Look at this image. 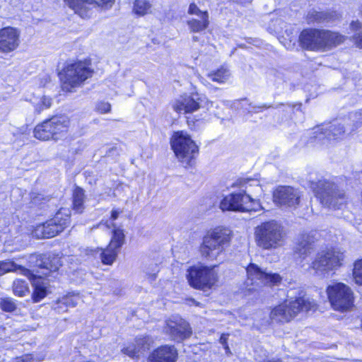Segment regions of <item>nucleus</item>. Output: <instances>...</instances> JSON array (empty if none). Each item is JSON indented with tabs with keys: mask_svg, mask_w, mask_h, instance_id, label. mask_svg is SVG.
<instances>
[{
	"mask_svg": "<svg viewBox=\"0 0 362 362\" xmlns=\"http://www.w3.org/2000/svg\"><path fill=\"white\" fill-rule=\"evenodd\" d=\"M49 124L52 139L58 140L65 136L68 132L70 121L66 115H56L47 119Z\"/></svg>",
	"mask_w": 362,
	"mask_h": 362,
	"instance_id": "nucleus-21",
	"label": "nucleus"
},
{
	"mask_svg": "<svg viewBox=\"0 0 362 362\" xmlns=\"http://www.w3.org/2000/svg\"><path fill=\"white\" fill-rule=\"evenodd\" d=\"M96 109L100 113L104 114L110 111L111 105L108 103L100 102L98 103Z\"/></svg>",
	"mask_w": 362,
	"mask_h": 362,
	"instance_id": "nucleus-41",
	"label": "nucleus"
},
{
	"mask_svg": "<svg viewBox=\"0 0 362 362\" xmlns=\"http://www.w3.org/2000/svg\"><path fill=\"white\" fill-rule=\"evenodd\" d=\"M349 119L354 123L351 126L346 124L345 122L344 124L335 122L329 125V128L326 129V132L322 134L325 135V137L328 140L341 139L346 132L350 134L362 124V112L350 114Z\"/></svg>",
	"mask_w": 362,
	"mask_h": 362,
	"instance_id": "nucleus-16",
	"label": "nucleus"
},
{
	"mask_svg": "<svg viewBox=\"0 0 362 362\" xmlns=\"http://www.w3.org/2000/svg\"><path fill=\"white\" fill-rule=\"evenodd\" d=\"M65 4L72 8L76 13L82 16V6L83 3L95 4L98 6L110 7L115 0H64Z\"/></svg>",
	"mask_w": 362,
	"mask_h": 362,
	"instance_id": "nucleus-24",
	"label": "nucleus"
},
{
	"mask_svg": "<svg viewBox=\"0 0 362 362\" xmlns=\"http://www.w3.org/2000/svg\"><path fill=\"white\" fill-rule=\"evenodd\" d=\"M241 107L245 109L249 113H257L262 112L264 109L272 107V105L262 104L260 105H252L247 99H242L238 101Z\"/></svg>",
	"mask_w": 362,
	"mask_h": 362,
	"instance_id": "nucleus-35",
	"label": "nucleus"
},
{
	"mask_svg": "<svg viewBox=\"0 0 362 362\" xmlns=\"http://www.w3.org/2000/svg\"><path fill=\"white\" fill-rule=\"evenodd\" d=\"M230 71L228 69L221 67L216 71L208 74V78L219 83H225L230 77Z\"/></svg>",
	"mask_w": 362,
	"mask_h": 362,
	"instance_id": "nucleus-33",
	"label": "nucleus"
},
{
	"mask_svg": "<svg viewBox=\"0 0 362 362\" xmlns=\"http://www.w3.org/2000/svg\"><path fill=\"white\" fill-rule=\"evenodd\" d=\"M209 101L204 95L193 93L191 95L181 96L173 104V110L178 113L193 112L201 107L208 108Z\"/></svg>",
	"mask_w": 362,
	"mask_h": 362,
	"instance_id": "nucleus-14",
	"label": "nucleus"
},
{
	"mask_svg": "<svg viewBox=\"0 0 362 362\" xmlns=\"http://www.w3.org/2000/svg\"><path fill=\"white\" fill-rule=\"evenodd\" d=\"M313 240L309 235H303L296 247V252L303 259L313 251Z\"/></svg>",
	"mask_w": 362,
	"mask_h": 362,
	"instance_id": "nucleus-25",
	"label": "nucleus"
},
{
	"mask_svg": "<svg viewBox=\"0 0 362 362\" xmlns=\"http://www.w3.org/2000/svg\"><path fill=\"white\" fill-rule=\"evenodd\" d=\"M187 279L189 285L195 288H211L216 281V274L212 267L196 265L187 269Z\"/></svg>",
	"mask_w": 362,
	"mask_h": 362,
	"instance_id": "nucleus-11",
	"label": "nucleus"
},
{
	"mask_svg": "<svg viewBox=\"0 0 362 362\" xmlns=\"http://www.w3.org/2000/svg\"><path fill=\"white\" fill-rule=\"evenodd\" d=\"M153 273H148L146 272V275L149 276L151 280H154L156 278V273L158 272V266L156 264L154 265V268L153 269Z\"/></svg>",
	"mask_w": 362,
	"mask_h": 362,
	"instance_id": "nucleus-47",
	"label": "nucleus"
},
{
	"mask_svg": "<svg viewBox=\"0 0 362 362\" xmlns=\"http://www.w3.org/2000/svg\"><path fill=\"white\" fill-rule=\"evenodd\" d=\"M310 187L320 203L327 208L332 209H341L346 204V196L344 190L329 180L322 179L318 181H310Z\"/></svg>",
	"mask_w": 362,
	"mask_h": 362,
	"instance_id": "nucleus-3",
	"label": "nucleus"
},
{
	"mask_svg": "<svg viewBox=\"0 0 362 362\" xmlns=\"http://www.w3.org/2000/svg\"><path fill=\"white\" fill-rule=\"evenodd\" d=\"M151 4L148 0H136L134 3L133 11L139 16H144L150 11Z\"/></svg>",
	"mask_w": 362,
	"mask_h": 362,
	"instance_id": "nucleus-36",
	"label": "nucleus"
},
{
	"mask_svg": "<svg viewBox=\"0 0 362 362\" xmlns=\"http://www.w3.org/2000/svg\"><path fill=\"white\" fill-rule=\"evenodd\" d=\"M11 362H33V357L31 355L25 354L16 358Z\"/></svg>",
	"mask_w": 362,
	"mask_h": 362,
	"instance_id": "nucleus-44",
	"label": "nucleus"
},
{
	"mask_svg": "<svg viewBox=\"0 0 362 362\" xmlns=\"http://www.w3.org/2000/svg\"><path fill=\"white\" fill-rule=\"evenodd\" d=\"M170 145L175 156L184 167L194 165L199 153V147L187 132H175L171 137Z\"/></svg>",
	"mask_w": 362,
	"mask_h": 362,
	"instance_id": "nucleus-4",
	"label": "nucleus"
},
{
	"mask_svg": "<svg viewBox=\"0 0 362 362\" xmlns=\"http://www.w3.org/2000/svg\"><path fill=\"white\" fill-rule=\"evenodd\" d=\"M316 308V304L313 300L299 298L288 304L284 303L276 307L272 310L270 317L272 320L276 322H288L299 312L315 310Z\"/></svg>",
	"mask_w": 362,
	"mask_h": 362,
	"instance_id": "nucleus-8",
	"label": "nucleus"
},
{
	"mask_svg": "<svg viewBox=\"0 0 362 362\" xmlns=\"http://www.w3.org/2000/svg\"><path fill=\"white\" fill-rule=\"evenodd\" d=\"M69 224L70 211L69 209L62 208L54 218L37 226L33 231V235L37 238H52L63 231Z\"/></svg>",
	"mask_w": 362,
	"mask_h": 362,
	"instance_id": "nucleus-9",
	"label": "nucleus"
},
{
	"mask_svg": "<svg viewBox=\"0 0 362 362\" xmlns=\"http://www.w3.org/2000/svg\"><path fill=\"white\" fill-rule=\"evenodd\" d=\"M350 28L352 31H357L362 29V23L358 21H353L350 23Z\"/></svg>",
	"mask_w": 362,
	"mask_h": 362,
	"instance_id": "nucleus-45",
	"label": "nucleus"
},
{
	"mask_svg": "<svg viewBox=\"0 0 362 362\" xmlns=\"http://www.w3.org/2000/svg\"><path fill=\"white\" fill-rule=\"evenodd\" d=\"M165 334L177 342H182L192 334L189 324L181 317L174 316L165 321L163 328Z\"/></svg>",
	"mask_w": 362,
	"mask_h": 362,
	"instance_id": "nucleus-13",
	"label": "nucleus"
},
{
	"mask_svg": "<svg viewBox=\"0 0 362 362\" xmlns=\"http://www.w3.org/2000/svg\"><path fill=\"white\" fill-rule=\"evenodd\" d=\"M52 103V98L46 95H42L37 100L33 102L35 110L38 114L41 113L45 110L49 109Z\"/></svg>",
	"mask_w": 362,
	"mask_h": 362,
	"instance_id": "nucleus-37",
	"label": "nucleus"
},
{
	"mask_svg": "<svg viewBox=\"0 0 362 362\" xmlns=\"http://www.w3.org/2000/svg\"><path fill=\"white\" fill-rule=\"evenodd\" d=\"M230 240V230L226 228H215L203 238L200 247L202 255L214 259L221 254Z\"/></svg>",
	"mask_w": 362,
	"mask_h": 362,
	"instance_id": "nucleus-7",
	"label": "nucleus"
},
{
	"mask_svg": "<svg viewBox=\"0 0 362 362\" xmlns=\"http://www.w3.org/2000/svg\"><path fill=\"white\" fill-rule=\"evenodd\" d=\"M13 291L16 296H25L28 293V284L23 280L16 279L13 284Z\"/></svg>",
	"mask_w": 362,
	"mask_h": 362,
	"instance_id": "nucleus-38",
	"label": "nucleus"
},
{
	"mask_svg": "<svg viewBox=\"0 0 362 362\" xmlns=\"http://www.w3.org/2000/svg\"><path fill=\"white\" fill-rule=\"evenodd\" d=\"M18 272L24 276H29L30 271L21 265H18L13 261L6 259L0 261V276L8 272Z\"/></svg>",
	"mask_w": 362,
	"mask_h": 362,
	"instance_id": "nucleus-26",
	"label": "nucleus"
},
{
	"mask_svg": "<svg viewBox=\"0 0 362 362\" xmlns=\"http://www.w3.org/2000/svg\"><path fill=\"white\" fill-rule=\"evenodd\" d=\"M228 337V334H221L220 339H219V342L224 346L226 350L229 349V347L227 345Z\"/></svg>",
	"mask_w": 362,
	"mask_h": 362,
	"instance_id": "nucleus-46",
	"label": "nucleus"
},
{
	"mask_svg": "<svg viewBox=\"0 0 362 362\" xmlns=\"http://www.w3.org/2000/svg\"><path fill=\"white\" fill-rule=\"evenodd\" d=\"M124 239L125 235L123 230L122 229L115 228L112 230V235L109 245L119 251V249L124 243Z\"/></svg>",
	"mask_w": 362,
	"mask_h": 362,
	"instance_id": "nucleus-34",
	"label": "nucleus"
},
{
	"mask_svg": "<svg viewBox=\"0 0 362 362\" xmlns=\"http://www.w3.org/2000/svg\"><path fill=\"white\" fill-rule=\"evenodd\" d=\"M280 106H286L289 110H292L293 109V107H295V105H291L290 104H286V105H284V104H279L276 106V108H279Z\"/></svg>",
	"mask_w": 362,
	"mask_h": 362,
	"instance_id": "nucleus-49",
	"label": "nucleus"
},
{
	"mask_svg": "<svg viewBox=\"0 0 362 362\" xmlns=\"http://www.w3.org/2000/svg\"><path fill=\"white\" fill-rule=\"evenodd\" d=\"M344 255L335 250L322 251L317 253L312 262V268L316 273L323 274L337 269L341 265Z\"/></svg>",
	"mask_w": 362,
	"mask_h": 362,
	"instance_id": "nucleus-12",
	"label": "nucleus"
},
{
	"mask_svg": "<svg viewBox=\"0 0 362 362\" xmlns=\"http://www.w3.org/2000/svg\"><path fill=\"white\" fill-rule=\"evenodd\" d=\"M47 283L41 278H35L33 280L34 291L32 297L35 303L40 301L47 296Z\"/></svg>",
	"mask_w": 362,
	"mask_h": 362,
	"instance_id": "nucleus-29",
	"label": "nucleus"
},
{
	"mask_svg": "<svg viewBox=\"0 0 362 362\" xmlns=\"http://www.w3.org/2000/svg\"><path fill=\"white\" fill-rule=\"evenodd\" d=\"M49 124L47 119L45 120L41 124L37 125L34 129V136L40 140H49L52 139L53 134L50 132Z\"/></svg>",
	"mask_w": 362,
	"mask_h": 362,
	"instance_id": "nucleus-31",
	"label": "nucleus"
},
{
	"mask_svg": "<svg viewBox=\"0 0 362 362\" xmlns=\"http://www.w3.org/2000/svg\"><path fill=\"white\" fill-rule=\"evenodd\" d=\"M256 245L262 250H276L284 246L286 233L284 226L275 220L264 221L255 228Z\"/></svg>",
	"mask_w": 362,
	"mask_h": 362,
	"instance_id": "nucleus-2",
	"label": "nucleus"
},
{
	"mask_svg": "<svg viewBox=\"0 0 362 362\" xmlns=\"http://www.w3.org/2000/svg\"><path fill=\"white\" fill-rule=\"evenodd\" d=\"M93 73L87 62H77L68 64L62 74V88L71 92L74 88L81 86L83 82L90 78Z\"/></svg>",
	"mask_w": 362,
	"mask_h": 362,
	"instance_id": "nucleus-6",
	"label": "nucleus"
},
{
	"mask_svg": "<svg viewBox=\"0 0 362 362\" xmlns=\"http://www.w3.org/2000/svg\"><path fill=\"white\" fill-rule=\"evenodd\" d=\"M98 252H100V257L102 263L107 265H111L115 261L119 250L108 245L105 249H98Z\"/></svg>",
	"mask_w": 362,
	"mask_h": 362,
	"instance_id": "nucleus-30",
	"label": "nucleus"
},
{
	"mask_svg": "<svg viewBox=\"0 0 362 362\" xmlns=\"http://www.w3.org/2000/svg\"><path fill=\"white\" fill-rule=\"evenodd\" d=\"M219 207L223 211L235 212L259 211L262 209L259 200L252 198L245 190H240L225 196L221 199Z\"/></svg>",
	"mask_w": 362,
	"mask_h": 362,
	"instance_id": "nucleus-5",
	"label": "nucleus"
},
{
	"mask_svg": "<svg viewBox=\"0 0 362 362\" xmlns=\"http://www.w3.org/2000/svg\"><path fill=\"white\" fill-rule=\"evenodd\" d=\"M329 300L332 308L341 312L349 310L354 305V293L343 283H335L327 288Z\"/></svg>",
	"mask_w": 362,
	"mask_h": 362,
	"instance_id": "nucleus-10",
	"label": "nucleus"
},
{
	"mask_svg": "<svg viewBox=\"0 0 362 362\" xmlns=\"http://www.w3.org/2000/svg\"><path fill=\"white\" fill-rule=\"evenodd\" d=\"M35 258V266L47 270L43 273L47 275L49 272H55L58 270L62 265L61 260L58 257L51 255H39L34 257Z\"/></svg>",
	"mask_w": 362,
	"mask_h": 362,
	"instance_id": "nucleus-22",
	"label": "nucleus"
},
{
	"mask_svg": "<svg viewBox=\"0 0 362 362\" xmlns=\"http://www.w3.org/2000/svg\"><path fill=\"white\" fill-rule=\"evenodd\" d=\"M21 32L13 27L0 29V51L8 53L15 50L20 45Z\"/></svg>",
	"mask_w": 362,
	"mask_h": 362,
	"instance_id": "nucleus-18",
	"label": "nucleus"
},
{
	"mask_svg": "<svg viewBox=\"0 0 362 362\" xmlns=\"http://www.w3.org/2000/svg\"><path fill=\"white\" fill-rule=\"evenodd\" d=\"M202 13H208L207 11H202L197 6L192 3V4H190L189 6V9H188V13L189 14H191V15H196L199 17L201 16V14Z\"/></svg>",
	"mask_w": 362,
	"mask_h": 362,
	"instance_id": "nucleus-42",
	"label": "nucleus"
},
{
	"mask_svg": "<svg viewBox=\"0 0 362 362\" xmlns=\"http://www.w3.org/2000/svg\"><path fill=\"white\" fill-rule=\"evenodd\" d=\"M38 199V197H35L33 198V202L37 204V199Z\"/></svg>",
	"mask_w": 362,
	"mask_h": 362,
	"instance_id": "nucleus-50",
	"label": "nucleus"
},
{
	"mask_svg": "<svg viewBox=\"0 0 362 362\" xmlns=\"http://www.w3.org/2000/svg\"><path fill=\"white\" fill-rule=\"evenodd\" d=\"M81 301L78 294H69L58 299L56 302L54 309L58 312L64 311V308H74Z\"/></svg>",
	"mask_w": 362,
	"mask_h": 362,
	"instance_id": "nucleus-28",
	"label": "nucleus"
},
{
	"mask_svg": "<svg viewBox=\"0 0 362 362\" xmlns=\"http://www.w3.org/2000/svg\"><path fill=\"white\" fill-rule=\"evenodd\" d=\"M302 197L301 192L291 186H279L274 192V202L281 206L296 208Z\"/></svg>",
	"mask_w": 362,
	"mask_h": 362,
	"instance_id": "nucleus-17",
	"label": "nucleus"
},
{
	"mask_svg": "<svg viewBox=\"0 0 362 362\" xmlns=\"http://www.w3.org/2000/svg\"><path fill=\"white\" fill-rule=\"evenodd\" d=\"M199 18H191L187 23L191 32L199 33L206 30L209 25V13H202Z\"/></svg>",
	"mask_w": 362,
	"mask_h": 362,
	"instance_id": "nucleus-27",
	"label": "nucleus"
},
{
	"mask_svg": "<svg viewBox=\"0 0 362 362\" xmlns=\"http://www.w3.org/2000/svg\"><path fill=\"white\" fill-rule=\"evenodd\" d=\"M353 274L356 283L362 285V259L354 263Z\"/></svg>",
	"mask_w": 362,
	"mask_h": 362,
	"instance_id": "nucleus-39",
	"label": "nucleus"
},
{
	"mask_svg": "<svg viewBox=\"0 0 362 362\" xmlns=\"http://www.w3.org/2000/svg\"><path fill=\"white\" fill-rule=\"evenodd\" d=\"M193 40L194 41H197L198 40V37L197 36H193Z\"/></svg>",
	"mask_w": 362,
	"mask_h": 362,
	"instance_id": "nucleus-52",
	"label": "nucleus"
},
{
	"mask_svg": "<svg viewBox=\"0 0 362 362\" xmlns=\"http://www.w3.org/2000/svg\"><path fill=\"white\" fill-rule=\"evenodd\" d=\"M247 284L254 285L264 284L268 286L278 285L282 278L279 274L267 272L262 270L255 264H250L247 267Z\"/></svg>",
	"mask_w": 362,
	"mask_h": 362,
	"instance_id": "nucleus-15",
	"label": "nucleus"
},
{
	"mask_svg": "<svg viewBox=\"0 0 362 362\" xmlns=\"http://www.w3.org/2000/svg\"><path fill=\"white\" fill-rule=\"evenodd\" d=\"M120 214V211L117 209H114L112 211V213H111V218L115 221L116 220L118 216H119V214Z\"/></svg>",
	"mask_w": 362,
	"mask_h": 362,
	"instance_id": "nucleus-48",
	"label": "nucleus"
},
{
	"mask_svg": "<svg viewBox=\"0 0 362 362\" xmlns=\"http://www.w3.org/2000/svg\"><path fill=\"white\" fill-rule=\"evenodd\" d=\"M339 18V13L334 11H318L312 9L308 11L306 20L308 23H325Z\"/></svg>",
	"mask_w": 362,
	"mask_h": 362,
	"instance_id": "nucleus-23",
	"label": "nucleus"
},
{
	"mask_svg": "<svg viewBox=\"0 0 362 362\" xmlns=\"http://www.w3.org/2000/svg\"><path fill=\"white\" fill-rule=\"evenodd\" d=\"M360 14L362 16V5L359 7Z\"/></svg>",
	"mask_w": 362,
	"mask_h": 362,
	"instance_id": "nucleus-51",
	"label": "nucleus"
},
{
	"mask_svg": "<svg viewBox=\"0 0 362 362\" xmlns=\"http://www.w3.org/2000/svg\"><path fill=\"white\" fill-rule=\"evenodd\" d=\"M177 358V351L174 346L163 345L149 355L148 362H175Z\"/></svg>",
	"mask_w": 362,
	"mask_h": 362,
	"instance_id": "nucleus-20",
	"label": "nucleus"
},
{
	"mask_svg": "<svg viewBox=\"0 0 362 362\" xmlns=\"http://www.w3.org/2000/svg\"><path fill=\"white\" fill-rule=\"evenodd\" d=\"M0 306L1 308L6 312H12L16 308L15 303L11 298L2 299Z\"/></svg>",
	"mask_w": 362,
	"mask_h": 362,
	"instance_id": "nucleus-40",
	"label": "nucleus"
},
{
	"mask_svg": "<svg viewBox=\"0 0 362 362\" xmlns=\"http://www.w3.org/2000/svg\"><path fill=\"white\" fill-rule=\"evenodd\" d=\"M249 290H256V288H255V287L254 288H249Z\"/></svg>",
	"mask_w": 362,
	"mask_h": 362,
	"instance_id": "nucleus-53",
	"label": "nucleus"
},
{
	"mask_svg": "<svg viewBox=\"0 0 362 362\" xmlns=\"http://www.w3.org/2000/svg\"><path fill=\"white\" fill-rule=\"evenodd\" d=\"M153 344V339L148 336L136 338L134 342L129 344L122 349L124 354L131 358H138L148 351Z\"/></svg>",
	"mask_w": 362,
	"mask_h": 362,
	"instance_id": "nucleus-19",
	"label": "nucleus"
},
{
	"mask_svg": "<svg viewBox=\"0 0 362 362\" xmlns=\"http://www.w3.org/2000/svg\"><path fill=\"white\" fill-rule=\"evenodd\" d=\"M84 191L80 187H76L73 193V209L77 213H81L84 209Z\"/></svg>",
	"mask_w": 362,
	"mask_h": 362,
	"instance_id": "nucleus-32",
	"label": "nucleus"
},
{
	"mask_svg": "<svg viewBox=\"0 0 362 362\" xmlns=\"http://www.w3.org/2000/svg\"><path fill=\"white\" fill-rule=\"evenodd\" d=\"M345 40L346 36L339 33L325 29H305L299 36L302 47L312 51L330 50Z\"/></svg>",
	"mask_w": 362,
	"mask_h": 362,
	"instance_id": "nucleus-1",
	"label": "nucleus"
},
{
	"mask_svg": "<svg viewBox=\"0 0 362 362\" xmlns=\"http://www.w3.org/2000/svg\"><path fill=\"white\" fill-rule=\"evenodd\" d=\"M352 38L356 46L362 49V30L354 35Z\"/></svg>",
	"mask_w": 362,
	"mask_h": 362,
	"instance_id": "nucleus-43",
	"label": "nucleus"
}]
</instances>
